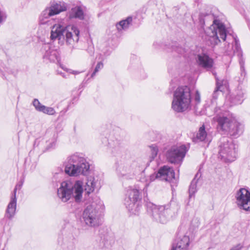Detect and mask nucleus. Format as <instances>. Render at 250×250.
I'll return each mask as SVG.
<instances>
[{"label": "nucleus", "mask_w": 250, "mask_h": 250, "mask_svg": "<svg viewBox=\"0 0 250 250\" xmlns=\"http://www.w3.org/2000/svg\"><path fill=\"white\" fill-rule=\"evenodd\" d=\"M208 40L212 45L219 43L221 39L225 41L226 38V29L223 23L218 20H214L213 24L205 31Z\"/></svg>", "instance_id": "10"}, {"label": "nucleus", "mask_w": 250, "mask_h": 250, "mask_svg": "<svg viewBox=\"0 0 250 250\" xmlns=\"http://www.w3.org/2000/svg\"><path fill=\"white\" fill-rule=\"evenodd\" d=\"M132 21L131 17H127L125 20H122L117 23L116 27L119 31L127 29Z\"/></svg>", "instance_id": "25"}, {"label": "nucleus", "mask_w": 250, "mask_h": 250, "mask_svg": "<svg viewBox=\"0 0 250 250\" xmlns=\"http://www.w3.org/2000/svg\"><path fill=\"white\" fill-rule=\"evenodd\" d=\"M65 172L70 176L87 175L90 165L82 154L75 153L69 156L64 163Z\"/></svg>", "instance_id": "3"}, {"label": "nucleus", "mask_w": 250, "mask_h": 250, "mask_svg": "<svg viewBox=\"0 0 250 250\" xmlns=\"http://www.w3.org/2000/svg\"><path fill=\"white\" fill-rule=\"evenodd\" d=\"M196 184H197V180H196L194 179L191 181L190 185L189 188V197H191V196L194 195V194L196 192V187H197Z\"/></svg>", "instance_id": "29"}, {"label": "nucleus", "mask_w": 250, "mask_h": 250, "mask_svg": "<svg viewBox=\"0 0 250 250\" xmlns=\"http://www.w3.org/2000/svg\"><path fill=\"white\" fill-rule=\"evenodd\" d=\"M216 80V87L212 94V100L211 101L212 104L215 103V101L217 99L219 93L222 91V87L223 82L219 80L218 78Z\"/></svg>", "instance_id": "26"}, {"label": "nucleus", "mask_w": 250, "mask_h": 250, "mask_svg": "<svg viewBox=\"0 0 250 250\" xmlns=\"http://www.w3.org/2000/svg\"><path fill=\"white\" fill-rule=\"evenodd\" d=\"M45 49L46 51L43 55L44 60H48L50 62H59V54L56 49H54L53 47H51L48 44L45 45Z\"/></svg>", "instance_id": "16"}, {"label": "nucleus", "mask_w": 250, "mask_h": 250, "mask_svg": "<svg viewBox=\"0 0 250 250\" xmlns=\"http://www.w3.org/2000/svg\"><path fill=\"white\" fill-rule=\"evenodd\" d=\"M231 105L241 104L243 101V94L240 93L236 96H232L230 98Z\"/></svg>", "instance_id": "27"}, {"label": "nucleus", "mask_w": 250, "mask_h": 250, "mask_svg": "<svg viewBox=\"0 0 250 250\" xmlns=\"http://www.w3.org/2000/svg\"><path fill=\"white\" fill-rule=\"evenodd\" d=\"M134 169L130 164H122L118 168V174L124 179H131L134 175Z\"/></svg>", "instance_id": "14"}, {"label": "nucleus", "mask_w": 250, "mask_h": 250, "mask_svg": "<svg viewBox=\"0 0 250 250\" xmlns=\"http://www.w3.org/2000/svg\"><path fill=\"white\" fill-rule=\"evenodd\" d=\"M218 108H217V107H216V108H215V112H218Z\"/></svg>", "instance_id": "40"}, {"label": "nucleus", "mask_w": 250, "mask_h": 250, "mask_svg": "<svg viewBox=\"0 0 250 250\" xmlns=\"http://www.w3.org/2000/svg\"><path fill=\"white\" fill-rule=\"evenodd\" d=\"M33 104L36 110L42 112L49 115H54L56 114L55 109L51 107L46 106L42 105L38 99H35L33 101Z\"/></svg>", "instance_id": "18"}, {"label": "nucleus", "mask_w": 250, "mask_h": 250, "mask_svg": "<svg viewBox=\"0 0 250 250\" xmlns=\"http://www.w3.org/2000/svg\"><path fill=\"white\" fill-rule=\"evenodd\" d=\"M141 200L140 189L135 187L127 190V197L125 198V205L130 215H137L139 214Z\"/></svg>", "instance_id": "9"}, {"label": "nucleus", "mask_w": 250, "mask_h": 250, "mask_svg": "<svg viewBox=\"0 0 250 250\" xmlns=\"http://www.w3.org/2000/svg\"><path fill=\"white\" fill-rule=\"evenodd\" d=\"M197 62L200 66L206 69L210 68L213 65L212 59L205 54L198 55L197 58Z\"/></svg>", "instance_id": "19"}, {"label": "nucleus", "mask_w": 250, "mask_h": 250, "mask_svg": "<svg viewBox=\"0 0 250 250\" xmlns=\"http://www.w3.org/2000/svg\"><path fill=\"white\" fill-rule=\"evenodd\" d=\"M187 151L188 148L185 145L173 146L167 150V159L171 163H178L182 161Z\"/></svg>", "instance_id": "12"}, {"label": "nucleus", "mask_w": 250, "mask_h": 250, "mask_svg": "<svg viewBox=\"0 0 250 250\" xmlns=\"http://www.w3.org/2000/svg\"><path fill=\"white\" fill-rule=\"evenodd\" d=\"M53 16L50 11L46 8L41 14L39 17V23L41 24H49L50 18Z\"/></svg>", "instance_id": "22"}, {"label": "nucleus", "mask_w": 250, "mask_h": 250, "mask_svg": "<svg viewBox=\"0 0 250 250\" xmlns=\"http://www.w3.org/2000/svg\"><path fill=\"white\" fill-rule=\"evenodd\" d=\"M189 238L184 235L178 237L173 244L171 250H188Z\"/></svg>", "instance_id": "15"}, {"label": "nucleus", "mask_w": 250, "mask_h": 250, "mask_svg": "<svg viewBox=\"0 0 250 250\" xmlns=\"http://www.w3.org/2000/svg\"><path fill=\"white\" fill-rule=\"evenodd\" d=\"M57 73L58 74L61 75L62 77L65 78H66V76L64 74V73H63L62 72H60L59 70H57Z\"/></svg>", "instance_id": "38"}, {"label": "nucleus", "mask_w": 250, "mask_h": 250, "mask_svg": "<svg viewBox=\"0 0 250 250\" xmlns=\"http://www.w3.org/2000/svg\"><path fill=\"white\" fill-rule=\"evenodd\" d=\"M219 157L226 162H231L235 160L236 152L235 146L231 141L223 138L219 146Z\"/></svg>", "instance_id": "11"}, {"label": "nucleus", "mask_w": 250, "mask_h": 250, "mask_svg": "<svg viewBox=\"0 0 250 250\" xmlns=\"http://www.w3.org/2000/svg\"><path fill=\"white\" fill-rule=\"evenodd\" d=\"M151 152V157L154 159L157 155L158 152V148L156 146L152 145L150 146Z\"/></svg>", "instance_id": "30"}, {"label": "nucleus", "mask_w": 250, "mask_h": 250, "mask_svg": "<svg viewBox=\"0 0 250 250\" xmlns=\"http://www.w3.org/2000/svg\"><path fill=\"white\" fill-rule=\"evenodd\" d=\"M59 63V65H60V66L63 69V70H64L65 71L68 72V69H67V68H65L62 64H61L60 62Z\"/></svg>", "instance_id": "37"}, {"label": "nucleus", "mask_w": 250, "mask_h": 250, "mask_svg": "<svg viewBox=\"0 0 250 250\" xmlns=\"http://www.w3.org/2000/svg\"><path fill=\"white\" fill-rule=\"evenodd\" d=\"M234 46L233 45L232 49L234 53H237L238 56H242V51L238 40L236 38L234 39Z\"/></svg>", "instance_id": "28"}, {"label": "nucleus", "mask_w": 250, "mask_h": 250, "mask_svg": "<svg viewBox=\"0 0 250 250\" xmlns=\"http://www.w3.org/2000/svg\"><path fill=\"white\" fill-rule=\"evenodd\" d=\"M175 178V172L173 169L167 166H164L161 167L157 173H154L147 177L141 179V182L145 183L143 188L144 194H146L147 188L151 182L155 179H160L167 182H170Z\"/></svg>", "instance_id": "8"}, {"label": "nucleus", "mask_w": 250, "mask_h": 250, "mask_svg": "<svg viewBox=\"0 0 250 250\" xmlns=\"http://www.w3.org/2000/svg\"><path fill=\"white\" fill-rule=\"evenodd\" d=\"M96 181L94 177L90 176L88 177L87 182L84 186V190L87 194L92 192L95 189Z\"/></svg>", "instance_id": "23"}, {"label": "nucleus", "mask_w": 250, "mask_h": 250, "mask_svg": "<svg viewBox=\"0 0 250 250\" xmlns=\"http://www.w3.org/2000/svg\"><path fill=\"white\" fill-rule=\"evenodd\" d=\"M195 100L197 103H199L200 102V96L198 91L196 92L195 96Z\"/></svg>", "instance_id": "35"}, {"label": "nucleus", "mask_w": 250, "mask_h": 250, "mask_svg": "<svg viewBox=\"0 0 250 250\" xmlns=\"http://www.w3.org/2000/svg\"><path fill=\"white\" fill-rule=\"evenodd\" d=\"M103 209V204L100 200L93 201L87 205L82 215L83 221L85 225L93 228L100 226Z\"/></svg>", "instance_id": "7"}, {"label": "nucleus", "mask_w": 250, "mask_h": 250, "mask_svg": "<svg viewBox=\"0 0 250 250\" xmlns=\"http://www.w3.org/2000/svg\"><path fill=\"white\" fill-rule=\"evenodd\" d=\"M17 207L16 196H11L10 201L7 206L6 211V216L9 219L13 217L15 214Z\"/></svg>", "instance_id": "20"}, {"label": "nucleus", "mask_w": 250, "mask_h": 250, "mask_svg": "<svg viewBox=\"0 0 250 250\" xmlns=\"http://www.w3.org/2000/svg\"><path fill=\"white\" fill-rule=\"evenodd\" d=\"M219 110L220 111L213 118L217 123L218 131L235 137L240 135L243 132V125L237 120L232 113L223 109L219 108Z\"/></svg>", "instance_id": "1"}, {"label": "nucleus", "mask_w": 250, "mask_h": 250, "mask_svg": "<svg viewBox=\"0 0 250 250\" xmlns=\"http://www.w3.org/2000/svg\"><path fill=\"white\" fill-rule=\"evenodd\" d=\"M23 183V181H21L20 183H19L18 184H17L16 185V187L14 189L12 196H16L17 190L18 189H20L21 188V187L22 186Z\"/></svg>", "instance_id": "33"}, {"label": "nucleus", "mask_w": 250, "mask_h": 250, "mask_svg": "<svg viewBox=\"0 0 250 250\" xmlns=\"http://www.w3.org/2000/svg\"><path fill=\"white\" fill-rule=\"evenodd\" d=\"M69 73H71V74H78L79 73V72H77V71H73V70H68V71Z\"/></svg>", "instance_id": "36"}, {"label": "nucleus", "mask_w": 250, "mask_h": 250, "mask_svg": "<svg viewBox=\"0 0 250 250\" xmlns=\"http://www.w3.org/2000/svg\"><path fill=\"white\" fill-rule=\"evenodd\" d=\"M207 137V132L206 130L205 125H203L200 127L196 136L194 137L192 140L195 143H198L200 142L205 141Z\"/></svg>", "instance_id": "21"}, {"label": "nucleus", "mask_w": 250, "mask_h": 250, "mask_svg": "<svg viewBox=\"0 0 250 250\" xmlns=\"http://www.w3.org/2000/svg\"><path fill=\"white\" fill-rule=\"evenodd\" d=\"M191 107L190 88L187 86H179L174 91L171 108L176 112L181 113Z\"/></svg>", "instance_id": "6"}, {"label": "nucleus", "mask_w": 250, "mask_h": 250, "mask_svg": "<svg viewBox=\"0 0 250 250\" xmlns=\"http://www.w3.org/2000/svg\"><path fill=\"white\" fill-rule=\"evenodd\" d=\"M46 8L53 16L65 11L67 9L66 4L62 1L52 2L50 3V6Z\"/></svg>", "instance_id": "17"}, {"label": "nucleus", "mask_w": 250, "mask_h": 250, "mask_svg": "<svg viewBox=\"0 0 250 250\" xmlns=\"http://www.w3.org/2000/svg\"><path fill=\"white\" fill-rule=\"evenodd\" d=\"M83 183L81 181L66 180L62 182L58 189L59 198L63 202L68 201L72 197L77 202L82 201L83 193Z\"/></svg>", "instance_id": "2"}, {"label": "nucleus", "mask_w": 250, "mask_h": 250, "mask_svg": "<svg viewBox=\"0 0 250 250\" xmlns=\"http://www.w3.org/2000/svg\"><path fill=\"white\" fill-rule=\"evenodd\" d=\"M103 66H104V64H103V62H99L97 63V65H96V67L95 68V70H94V72L91 74V77L92 78H93L95 75L96 73L99 71V70H100V69H101L102 68H103Z\"/></svg>", "instance_id": "32"}, {"label": "nucleus", "mask_w": 250, "mask_h": 250, "mask_svg": "<svg viewBox=\"0 0 250 250\" xmlns=\"http://www.w3.org/2000/svg\"><path fill=\"white\" fill-rule=\"evenodd\" d=\"M200 225L199 219L197 218H195L192 219L191 222V228L193 229L198 228Z\"/></svg>", "instance_id": "31"}, {"label": "nucleus", "mask_w": 250, "mask_h": 250, "mask_svg": "<svg viewBox=\"0 0 250 250\" xmlns=\"http://www.w3.org/2000/svg\"><path fill=\"white\" fill-rule=\"evenodd\" d=\"M80 31L74 25L65 26L61 23L54 24L52 27L50 38L52 40L64 39L68 44L77 42Z\"/></svg>", "instance_id": "4"}, {"label": "nucleus", "mask_w": 250, "mask_h": 250, "mask_svg": "<svg viewBox=\"0 0 250 250\" xmlns=\"http://www.w3.org/2000/svg\"><path fill=\"white\" fill-rule=\"evenodd\" d=\"M179 209L178 205L175 203L165 206L150 204L148 207V211L153 219L162 224H166L170 218L175 217Z\"/></svg>", "instance_id": "5"}, {"label": "nucleus", "mask_w": 250, "mask_h": 250, "mask_svg": "<svg viewBox=\"0 0 250 250\" xmlns=\"http://www.w3.org/2000/svg\"><path fill=\"white\" fill-rule=\"evenodd\" d=\"M235 198L240 209L250 211V191L245 188H241L237 191Z\"/></svg>", "instance_id": "13"}, {"label": "nucleus", "mask_w": 250, "mask_h": 250, "mask_svg": "<svg viewBox=\"0 0 250 250\" xmlns=\"http://www.w3.org/2000/svg\"><path fill=\"white\" fill-rule=\"evenodd\" d=\"M69 17L70 18H75L82 20L83 19V12L80 7H75L71 9Z\"/></svg>", "instance_id": "24"}, {"label": "nucleus", "mask_w": 250, "mask_h": 250, "mask_svg": "<svg viewBox=\"0 0 250 250\" xmlns=\"http://www.w3.org/2000/svg\"><path fill=\"white\" fill-rule=\"evenodd\" d=\"M51 146H54L55 145V143H54V142H52V143H51Z\"/></svg>", "instance_id": "39"}, {"label": "nucleus", "mask_w": 250, "mask_h": 250, "mask_svg": "<svg viewBox=\"0 0 250 250\" xmlns=\"http://www.w3.org/2000/svg\"><path fill=\"white\" fill-rule=\"evenodd\" d=\"M243 248V246L242 244H238L232 247L230 250H241Z\"/></svg>", "instance_id": "34"}]
</instances>
